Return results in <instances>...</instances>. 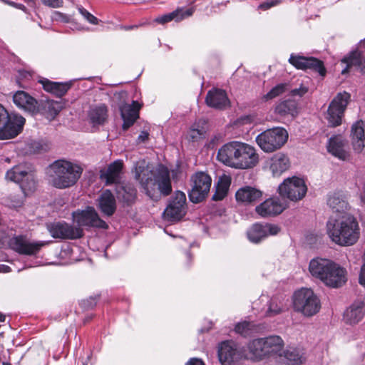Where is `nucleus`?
<instances>
[{
  "label": "nucleus",
  "mask_w": 365,
  "mask_h": 365,
  "mask_svg": "<svg viewBox=\"0 0 365 365\" xmlns=\"http://www.w3.org/2000/svg\"><path fill=\"white\" fill-rule=\"evenodd\" d=\"M217 159L232 168L249 169L258 163L259 156L254 147L245 143L231 141L218 150Z\"/></svg>",
  "instance_id": "nucleus-1"
},
{
  "label": "nucleus",
  "mask_w": 365,
  "mask_h": 365,
  "mask_svg": "<svg viewBox=\"0 0 365 365\" xmlns=\"http://www.w3.org/2000/svg\"><path fill=\"white\" fill-rule=\"evenodd\" d=\"M327 234L330 239L341 246H351L359 237V227L356 219L345 214L338 217H330L327 222Z\"/></svg>",
  "instance_id": "nucleus-2"
},
{
  "label": "nucleus",
  "mask_w": 365,
  "mask_h": 365,
  "mask_svg": "<svg viewBox=\"0 0 365 365\" xmlns=\"http://www.w3.org/2000/svg\"><path fill=\"white\" fill-rule=\"evenodd\" d=\"M135 178L139 181L145 193L151 197L156 188L167 196L172 191L170 172L165 167H160L155 174L145 165V163H137L135 167Z\"/></svg>",
  "instance_id": "nucleus-3"
},
{
  "label": "nucleus",
  "mask_w": 365,
  "mask_h": 365,
  "mask_svg": "<svg viewBox=\"0 0 365 365\" xmlns=\"http://www.w3.org/2000/svg\"><path fill=\"white\" fill-rule=\"evenodd\" d=\"M82 172V168L76 163L66 160H57L48 168V180L54 187L65 189L74 185Z\"/></svg>",
  "instance_id": "nucleus-4"
},
{
  "label": "nucleus",
  "mask_w": 365,
  "mask_h": 365,
  "mask_svg": "<svg viewBox=\"0 0 365 365\" xmlns=\"http://www.w3.org/2000/svg\"><path fill=\"white\" fill-rule=\"evenodd\" d=\"M6 179L19 185L23 195L11 194L6 198V203L11 207H19L23 205L24 197L27 192L33 191L36 187L34 173L25 165H19L8 170Z\"/></svg>",
  "instance_id": "nucleus-5"
},
{
  "label": "nucleus",
  "mask_w": 365,
  "mask_h": 365,
  "mask_svg": "<svg viewBox=\"0 0 365 365\" xmlns=\"http://www.w3.org/2000/svg\"><path fill=\"white\" fill-rule=\"evenodd\" d=\"M284 346V341L277 335L254 339L249 342L248 349L251 358L262 359L272 355H279Z\"/></svg>",
  "instance_id": "nucleus-6"
},
{
  "label": "nucleus",
  "mask_w": 365,
  "mask_h": 365,
  "mask_svg": "<svg viewBox=\"0 0 365 365\" xmlns=\"http://www.w3.org/2000/svg\"><path fill=\"white\" fill-rule=\"evenodd\" d=\"M25 118L18 114L10 115L0 104V140L17 136L23 130Z\"/></svg>",
  "instance_id": "nucleus-7"
},
{
  "label": "nucleus",
  "mask_w": 365,
  "mask_h": 365,
  "mask_svg": "<svg viewBox=\"0 0 365 365\" xmlns=\"http://www.w3.org/2000/svg\"><path fill=\"white\" fill-rule=\"evenodd\" d=\"M294 308L304 316L312 317L321 308L320 300L310 289H302L296 292L293 299Z\"/></svg>",
  "instance_id": "nucleus-8"
},
{
  "label": "nucleus",
  "mask_w": 365,
  "mask_h": 365,
  "mask_svg": "<svg viewBox=\"0 0 365 365\" xmlns=\"http://www.w3.org/2000/svg\"><path fill=\"white\" fill-rule=\"evenodd\" d=\"M287 139V131L283 128L277 127L259 134L256 142L262 150L270 153L280 148Z\"/></svg>",
  "instance_id": "nucleus-9"
},
{
  "label": "nucleus",
  "mask_w": 365,
  "mask_h": 365,
  "mask_svg": "<svg viewBox=\"0 0 365 365\" xmlns=\"http://www.w3.org/2000/svg\"><path fill=\"white\" fill-rule=\"evenodd\" d=\"M212 185V178L206 173L200 171L190 177L188 197L192 203H200L207 197Z\"/></svg>",
  "instance_id": "nucleus-10"
},
{
  "label": "nucleus",
  "mask_w": 365,
  "mask_h": 365,
  "mask_svg": "<svg viewBox=\"0 0 365 365\" xmlns=\"http://www.w3.org/2000/svg\"><path fill=\"white\" fill-rule=\"evenodd\" d=\"M349 93L344 91L339 93L330 103L326 119L331 127H336L341 124L344 113L350 100Z\"/></svg>",
  "instance_id": "nucleus-11"
},
{
  "label": "nucleus",
  "mask_w": 365,
  "mask_h": 365,
  "mask_svg": "<svg viewBox=\"0 0 365 365\" xmlns=\"http://www.w3.org/2000/svg\"><path fill=\"white\" fill-rule=\"evenodd\" d=\"M278 191L281 197L298 201L305 196L307 188L302 178L294 176L285 179L279 185Z\"/></svg>",
  "instance_id": "nucleus-12"
},
{
  "label": "nucleus",
  "mask_w": 365,
  "mask_h": 365,
  "mask_svg": "<svg viewBox=\"0 0 365 365\" xmlns=\"http://www.w3.org/2000/svg\"><path fill=\"white\" fill-rule=\"evenodd\" d=\"M218 357L222 365H237L247 356L244 347L238 346L234 341H225L219 346Z\"/></svg>",
  "instance_id": "nucleus-13"
},
{
  "label": "nucleus",
  "mask_w": 365,
  "mask_h": 365,
  "mask_svg": "<svg viewBox=\"0 0 365 365\" xmlns=\"http://www.w3.org/2000/svg\"><path fill=\"white\" fill-rule=\"evenodd\" d=\"M186 196L182 191H176L163 212V217L169 222L180 221L186 214Z\"/></svg>",
  "instance_id": "nucleus-14"
},
{
  "label": "nucleus",
  "mask_w": 365,
  "mask_h": 365,
  "mask_svg": "<svg viewBox=\"0 0 365 365\" xmlns=\"http://www.w3.org/2000/svg\"><path fill=\"white\" fill-rule=\"evenodd\" d=\"M50 241H29L22 235L15 236L9 241L10 247L16 252L24 255H36L41 249L48 245Z\"/></svg>",
  "instance_id": "nucleus-15"
},
{
  "label": "nucleus",
  "mask_w": 365,
  "mask_h": 365,
  "mask_svg": "<svg viewBox=\"0 0 365 365\" xmlns=\"http://www.w3.org/2000/svg\"><path fill=\"white\" fill-rule=\"evenodd\" d=\"M73 220L78 227H96L108 229V224L101 219L96 210L92 207H87L83 210H77L73 212Z\"/></svg>",
  "instance_id": "nucleus-16"
},
{
  "label": "nucleus",
  "mask_w": 365,
  "mask_h": 365,
  "mask_svg": "<svg viewBox=\"0 0 365 365\" xmlns=\"http://www.w3.org/2000/svg\"><path fill=\"white\" fill-rule=\"evenodd\" d=\"M51 235L56 239H79L83 235L81 227H73L65 222H56L47 225Z\"/></svg>",
  "instance_id": "nucleus-17"
},
{
  "label": "nucleus",
  "mask_w": 365,
  "mask_h": 365,
  "mask_svg": "<svg viewBox=\"0 0 365 365\" xmlns=\"http://www.w3.org/2000/svg\"><path fill=\"white\" fill-rule=\"evenodd\" d=\"M365 38L361 40L357 47L341 59V63L345 68L341 71V74L347 73L349 68L356 66L360 71L365 74Z\"/></svg>",
  "instance_id": "nucleus-18"
},
{
  "label": "nucleus",
  "mask_w": 365,
  "mask_h": 365,
  "mask_svg": "<svg viewBox=\"0 0 365 365\" xmlns=\"http://www.w3.org/2000/svg\"><path fill=\"white\" fill-rule=\"evenodd\" d=\"M289 62L297 69L311 70L319 73L322 76H324L327 73L323 61L314 57H305L292 53Z\"/></svg>",
  "instance_id": "nucleus-19"
},
{
  "label": "nucleus",
  "mask_w": 365,
  "mask_h": 365,
  "mask_svg": "<svg viewBox=\"0 0 365 365\" xmlns=\"http://www.w3.org/2000/svg\"><path fill=\"white\" fill-rule=\"evenodd\" d=\"M280 231V228L275 225L269 223H255L247 231L249 240L253 243H259L269 235H276Z\"/></svg>",
  "instance_id": "nucleus-20"
},
{
  "label": "nucleus",
  "mask_w": 365,
  "mask_h": 365,
  "mask_svg": "<svg viewBox=\"0 0 365 365\" xmlns=\"http://www.w3.org/2000/svg\"><path fill=\"white\" fill-rule=\"evenodd\" d=\"M287 205L278 197H271L256 206V212L262 217H274L282 213Z\"/></svg>",
  "instance_id": "nucleus-21"
},
{
  "label": "nucleus",
  "mask_w": 365,
  "mask_h": 365,
  "mask_svg": "<svg viewBox=\"0 0 365 365\" xmlns=\"http://www.w3.org/2000/svg\"><path fill=\"white\" fill-rule=\"evenodd\" d=\"M347 281L346 270L339 264L333 262L325 275L323 282L328 287L338 288Z\"/></svg>",
  "instance_id": "nucleus-22"
},
{
  "label": "nucleus",
  "mask_w": 365,
  "mask_h": 365,
  "mask_svg": "<svg viewBox=\"0 0 365 365\" xmlns=\"http://www.w3.org/2000/svg\"><path fill=\"white\" fill-rule=\"evenodd\" d=\"M205 103L210 108L224 110L229 106L230 100L225 91L213 88L207 92Z\"/></svg>",
  "instance_id": "nucleus-23"
},
{
  "label": "nucleus",
  "mask_w": 365,
  "mask_h": 365,
  "mask_svg": "<svg viewBox=\"0 0 365 365\" xmlns=\"http://www.w3.org/2000/svg\"><path fill=\"white\" fill-rule=\"evenodd\" d=\"M327 202L333 212L340 213L341 215H345L344 212L349 207L347 195L341 190L329 193Z\"/></svg>",
  "instance_id": "nucleus-24"
},
{
  "label": "nucleus",
  "mask_w": 365,
  "mask_h": 365,
  "mask_svg": "<svg viewBox=\"0 0 365 365\" xmlns=\"http://www.w3.org/2000/svg\"><path fill=\"white\" fill-rule=\"evenodd\" d=\"M346 146L347 142L341 135H334L329 139L327 150L334 157L346 160L349 157L346 149Z\"/></svg>",
  "instance_id": "nucleus-25"
},
{
  "label": "nucleus",
  "mask_w": 365,
  "mask_h": 365,
  "mask_svg": "<svg viewBox=\"0 0 365 365\" xmlns=\"http://www.w3.org/2000/svg\"><path fill=\"white\" fill-rule=\"evenodd\" d=\"M279 356L285 365H301L306 359L303 349L295 346H287Z\"/></svg>",
  "instance_id": "nucleus-26"
},
{
  "label": "nucleus",
  "mask_w": 365,
  "mask_h": 365,
  "mask_svg": "<svg viewBox=\"0 0 365 365\" xmlns=\"http://www.w3.org/2000/svg\"><path fill=\"white\" fill-rule=\"evenodd\" d=\"M14 103L20 108L32 114L38 112L37 101L23 91H17L13 96Z\"/></svg>",
  "instance_id": "nucleus-27"
},
{
  "label": "nucleus",
  "mask_w": 365,
  "mask_h": 365,
  "mask_svg": "<svg viewBox=\"0 0 365 365\" xmlns=\"http://www.w3.org/2000/svg\"><path fill=\"white\" fill-rule=\"evenodd\" d=\"M365 314V302L355 301L344 313V320L346 324L359 323Z\"/></svg>",
  "instance_id": "nucleus-28"
},
{
  "label": "nucleus",
  "mask_w": 365,
  "mask_h": 365,
  "mask_svg": "<svg viewBox=\"0 0 365 365\" xmlns=\"http://www.w3.org/2000/svg\"><path fill=\"white\" fill-rule=\"evenodd\" d=\"M140 104L133 101L131 104H125L120 106V110L123 120V129L127 130L133 125L138 118Z\"/></svg>",
  "instance_id": "nucleus-29"
},
{
  "label": "nucleus",
  "mask_w": 365,
  "mask_h": 365,
  "mask_svg": "<svg viewBox=\"0 0 365 365\" xmlns=\"http://www.w3.org/2000/svg\"><path fill=\"white\" fill-rule=\"evenodd\" d=\"M333 262L328 259L315 258L310 261L309 270L313 277L323 282Z\"/></svg>",
  "instance_id": "nucleus-30"
},
{
  "label": "nucleus",
  "mask_w": 365,
  "mask_h": 365,
  "mask_svg": "<svg viewBox=\"0 0 365 365\" xmlns=\"http://www.w3.org/2000/svg\"><path fill=\"white\" fill-rule=\"evenodd\" d=\"M123 163L117 160L110 163L106 169L100 171V178L106 181V185L115 183L120 178Z\"/></svg>",
  "instance_id": "nucleus-31"
},
{
  "label": "nucleus",
  "mask_w": 365,
  "mask_h": 365,
  "mask_svg": "<svg viewBox=\"0 0 365 365\" xmlns=\"http://www.w3.org/2000/svg\"><path fill=\"white\" fill-rule=\"evenodd\" d=\"M235 197L238 202L247 204L255 203L262 200V192L255 187L245 186L236 192Z\"/></svg>",
  "instance_id": "nucleus-32"
},
{
  "label": "nucleus",
  "mask_w": 365,
  "mask_h": 365,
  "mask_svg": "<svg viewBox=\"0 0 365 365\" xmlns=\"http://www.w3.org/2000/svg\"><path fill=\"white\" fill-rule=\"evenodd\" d=\"M289 165V160L284 153H277L270 158L269 169L274 177L281 175Z\"/></svg>",
  "instance_id": "nucleus-33"
},
{
  "label": "nucleus",
  "mask_w": 365,
  "mask_h": 365,
  "mask_svg": "<svg viewBox=\"0 0 365 365\" xmlns=\"http://www.w3.org/2000/svg\"><path fill=\"white\" fill-rule=\"evenodd\" d=\"M98 207L101 211L106 216H112L116 210V202L112 192L106 190L100 196Z\"/></svg>",
  "instance_id": "nucleus-34"
},
{
  "label": "nucleus",
  "mask_w": 365,
  "mask_h": 365,
  "mask_svg": "<svg viewBox=\"0 0 365 365\" xmlns=\"http://www.w3.org/2000/svg\"><path fill=\"white\" fill-rule=\"evenodd\" d=\"M39 83L42 84L46 91L51 93L57 97L63 96L71 88L72 85L71 82H53L46 78L40 80Z\"/></svg>",
  "instance_id": "nucleus-35"
},
{
  "label": "nucleus",
  "mask_w": 365,
  "mask_h": 365,
  "mask_svg": "<svg viewBox=\"0 0 365 365\" xmlns=\"http://www.w3.org/2000/svg\"><path fill=\"white\" fill-rule=\"evenodd\" d=\"M195 11V9L191 7L188 9L185 8H178L174 11L163 15L160 17H158L155 19L156 22L160 24H165L172 20H175L178 22L180 21L187 17L191 16Z\"/></svg>",
  "instance_id": "nucleus-36"
},
{
  "label": "nucleus",
  "mask_w": 365,
  "mask_h": 365,
  "mask_svg": "<svg viewBox=\"0 0 365 365\" xmlns=\"http://www.w3.org/2000/svg\"><path fill=\"white\" fill-rule=\"evenodd\" d=\"M351 137L354 149L356 152H361L365 147V136L364 123L359 120L353 124L351 127Z\"/></svg>",
  "instance_id": "nucleus-37"
},
{
  "label": "nucleus",
  "mask_w": 365,
  "mask_h": 365,
  "mask_svg": "<svg viewBox=\"0 0 365 365\" xmlns=\"http://www.w3.org/2000/svg\"><path fill=\"white\" fill-rule=\"evenodd\" d=\"M274 112L280 116H295L298 113L297 103L291 99L283 100L277 103Z\"/></svg>",
  "instance_id": "nucleus-38"
},
{
  "label": "nucleus",
  "mask_w": 365,
  "mask_h": 365,
  "mask_svg": "<svg viewBox=\"0 0 365 365\" xmlns=\"http://www.w3.org/2000/svg\"><path fill=\"white\" fill-rule=\"evenodd\" d=\"M117 198L128 205L133 203L136 197V189L131 184H125L116 188Z\"/></svg>",
  "instance_id": "nucleus-39"
},
{
  "label": "nucleus",
  "mask_w": 365,
  "mask_h": 365,
  "mask_svg": "<svg viewBox=\"0 0 365 365\" xmlns=\"http://www.w3.org/2000/svg\"><path fill=\"white\" fill-rule=\"evenodd\" d=\"M230 185L231 178L230 176L226 175L220 176L215 185V191L212 197V200L214 201L223 200L227 195Z\"/></svg>",
  "instance_id": "nucleus-40"
},
{
  "label": "nucleus",
  "mask_w": 365,
  "mask_h": 365,
  "mask_svg": "<svg viewBox=\"0 0 365 365\" xmlns=\"http://www.w3.org/2000/svg\"><path fill=\"white\" fill-rule=\"evenodd\" d=\"M262 329V326L259 324H256L254 322L242 321L235 325V331L244 337H247L259 332Z\"/></svg>",
  "instance_id": "nucleus-41"
},
{
  "label": "nucleus",
  "mask_w": 365,
  "mask_h": 365,
  "mask_svg": "<svg viewBox=\"0 0 365 365\" xmlns=\"http://www.w3.org/2000/svg\"><path fill=\"white\" fill-rule=\"evenodd\" d=\"M38 111H40L48 120H52L61 110V104L54 101H47L38 103Z\"/></svg>",
  "instance_id": "nucleus-42"
},
{
  "label": "nucleus",
  "mask_w": 365,
  "mask_h": 365,
  "mask_svg": "<svg viewBox=\"0 0 365 365\" xmlns=\"http://www.w3.org/2000/svg\"><path fill=\"white\" fill-rule=\"evenodd\" d=\"M107 108L104 105L91 108L88 113L91 123L93 125L103 124L107 118Z\"/></svg>",
  "instance_id": "nucleus-43"
},
{
  "label": "nucleus",
  "mask_w": 365,
  "mask_h": 365,
  "mask_svg": "<svg viewBox=\"0 0 365 365\" xmlns=\"http://www.w3.org/2000/svg\"><path fill=\"white\" fill-rule=\"evenodd\" d=\"M206 122L204 120H199L195 122L190 128L187 133V137L192 141H197L203 138L205 133Z\"/></svg>",
  "instance_id": "nucleus-44"
},
{
  "label": "nucleus",
  "mask_w": 365,
  "mask_h": 365,
  "mask_svg": "<svg viewBox=\"0 0 365 365\" xmlns=\"http://www.w3.org/2000/svg\"><path fill=\"white\" fill-rule=\"evenodd\" d=\"M289 88V84L287 83H279L273 87L267 93L264 94L262 99L264 101H267L277 98V96L285 93Z\"/></svg>",
  "instance_id": "nucleus-45"
},
{
  "label": "nucleus",
  "mask_w": 365,
  "mask_h": 365,
  "mask_svg": "<svg viewBox=\"0 0 365 365\" xmlns=\"http://www.w3.org/2000/svg\"><path fill=\"white\" fill-rule=\"evenodd\" d=\"M282 310V303L278 302L276 299H271L269 303V307L266 312V316L269 317H274L281 313Z\"/></svg>",
  "instance_id": "nucleus-46"
},
{
  "label": "nucleus",
  "mask_w": 365,
  "mask_h": 365,
  "mask_svg": "<svg viewBox=\"0 0 365 365\" xmlns=\"http://www.w3.org/2000/svg\"><path fill=\"white\" fill-rule=\"evenodd\" d=\"M78 10L79 13L83 16V18L86 19L90 24L93 25L98 24L99 20L83 6H78Z\"/></svg>",
  "instance_id": "nucleus-47"
},
{
  "label": "nucleus",
  "mask_w": 365,
  "mask_h": 365,
  "mask_svg": "<svg viewBox=\"0 0 365 365\" xmlns=\"http://www.w3.org/2000/svg\"><path fill=\"white\" fill-rule=\"evenodd\" d=\"M97 301V297H90L88 299L82 300L81 302V306L86 309H93L96 305Z\"/></svg>",
  "instance_id": "nucleus-48"
},
{
  "label": "nucleus",
  "mask_w": 365,
  "mask_h": 365,
  "mask_svg": "<svg viewBox=\"0 0 365 365\" xmlns=\"http://www.w3.org/2000/svg\"><path fill=\"white\" fill-rule=\"evenodd\" d=\"M282 2V0H266L259 6V9L262 10L269 9L273 6H277Z\"/></svg>",
  "instance_id": "nucleus-49"
},
{
  "label": "nucleus",
  "mask_w": 365,
  "mask_h": 365,
  "mask_svg": "<svg viewBox=\"0 0 365 365\" xmlns=\"http://www.w3.org/2000/svg\"><path fill=\"white\" fill-rule=\"evenodd\" d=\"M43 4L51 8H60L63 6L62 0H41Z\"/></svg>",
  "instance_id": "nucleus-50"
},
{
  "label": "nucleus",
  "mask_w": 365,
  "mask_h": 365,
  "mask_svg": "<svg viewBox=\"0 0 365 365\" xmlns=\"http://www.w3.org/2000/svg\"><path fill=\"white\" fill-rule=\"evenodd\" d=\"M308 91V89L307 87L301 86L299 88H294L291 91L290 93L292 96H304L307 92Z\"/></svg>",
  "instance_id": "nucleus-51"
},
{
  "label": "nucleus",
  "mask_w": 365,
  "mask_h": 365,
  "mask_svg": "<svg viewBox=\"0 0 365 365\" xmlns=\"http://www.w3.org/2000/svg\"><path fill=\"white\" fill-rule=\"evenodd\" d=\"M148 138H149V133L148 131L143 130L138 135L136 141H137V143L140 144V143H145L146 141L148 140Z\"/></svg>",
  "instance_id": "nucleus-52"
},
{
  "label": "nucleus",
  "mask_w": 365,
  "mask_h": 365,
  "mask_svg": "<svg viewBox=\"0 0 365 365\" xmlns=\"http://www.w3.org/2000/svg\"><path fill=\"white\" fill-rule=\"evenodd\" d=\"M185 365H205L204 362L197 358L190 359Z\"/></svg>",
  "instance_id": "nucleus-53"
},
{
  "label": "nucleus",
  "mask_w": 365,
  "mask_h": 365,
  "mask_svg": "<svg viewBox=\"0 0 365 365\" xmlns=\"http://www.w3.org/2000/svg\"><path fill=\"white\" fill-rule=\"evenodd\" d=\"M361 202L365 205V185L363 186V188H362V192L361 193Z\"/></svg>",
  "instance_id": "nucleus-54"
},
{
  "label": "nucleus",
  "mask_w": 365,
  "mask_h": 365,
  "mask_svg": "<svg viewBox=\"0 0 365 365\" xmlns=\"http://www.w3.org/2000/svg\"><path fill=\"white\" fill-rule=\"evenodd\" d=\"M6 317L1 312H0V322H3L5 321Z\"/></svg>",
  "instance_id": "nucleus-55"
},
{
  "label": "nucleus",
  "mask_w": 365,
  "mask_h": 365,
  "mask_svg": "<svg viewBox=\"0 0 365 365\" xmlns=\"http://www.w3.org/2000/svg\"><path fill=\"white\" fill-rule=\"evenodd\" d=\"M137 27H138V26L134 25V26H125V29L126 30H130V29H134V28H137Z\"/></svg>",
  "instance_id": "nucleus-56"
},
{
  "label": "nucleus",
  "mask_w": 365,
  "mask_h": 365,
  "mask_svg": "<svg viewBox=\"0 0 365 365\" xmlns=\"http://www.w3.org/2000/svg\"><path fill=\"white\" fill-rule=\"evenodd\" d=\"M3 267H4V270H3L4 272H9V270H10L9 267H8V266H4V265H3Z\"/></svg>",
  "instance_id": "nucleus-57"
},
{
  "label": "nucleus",
  "mask_w": 365,
  "mask_h": 365,
  "mask_svg": "<svg viewBox=\"0 0 365 365\" xmlns=\"http://www.w3.org/2000/svg\"><path fill=\"white\" fill-rule=\"evenodd\" d=\"M186 255H187V259H190L191 258V254L190 252H187Z\"/></svg>",
  "instance_id": "nucleus-58"
},
{
  "label": "nucleus",
  "mask_w": 365,
  "mask_h": 365,
  "mask_svg": "<svg viewBox=\"0 0 365 365\" xmlns=\"http://www.w3.org/2000/svg\"><path fill=\"white\" fill-rule=\"evenodd\" d=\"M2 365H11V364L9 362H3Z\"/></svg>",
  "instance_id": "nucleus-59"
},
{
  "label": "nucleus",
  "mask_w": 365,
  "mask_h": 365,
  "mask_svg": "<svg viewBox=\"0 0 365 365\" xmlns=\"http://www.w3.org/2000/svg\"><path fill=\"white\" fill-rule=\"evenodd\" d=\"M83 365H85V364H83Z\"/></svg>",
  "instance_id": "nucleus-60"
}]
</instances>
